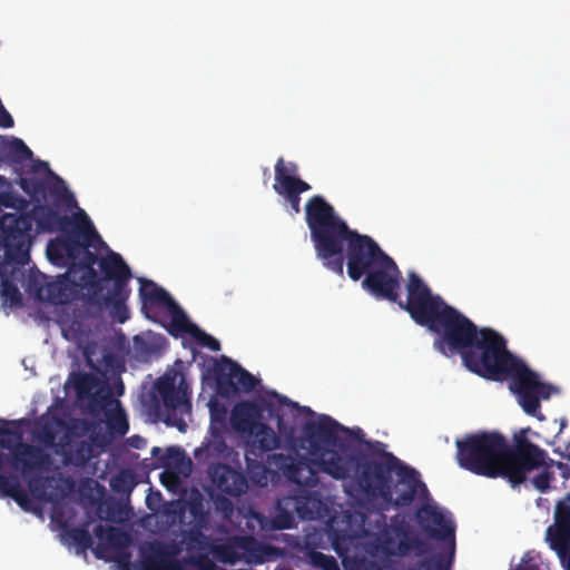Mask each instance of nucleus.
<instances>
[{"label":"nucleus","instance_id":"f257e3e1","mask_svg":"<svg viewBox=\"0 0 570 570\" xmlns=\"http://www.w3.org/2000/svg\"><path fill=\"white\" fill-rule=\"evenodd\" d=\"M305 220L317 258L340 276L344 273L345 258L348 277L357 282L387 256L372 237L351 229L321 195L306 202Z\"/></svg>","mask_w":570,"mask_h":570},{"label":"nucleus","instance_id":"f03ea898","mask_svg":"<svg viewBox=\"0 0 570 570\" xmlns=\"http://www.w3.org/2000/svg\"><path fill=\"white\" fill-rule=\"evenodd\" d=\"M528 430H521L509 445L498 432L465 434L455 441L456 462L460 468L490 479L502 478L512 488L527 481L543 460L541 448L527 438Z\"/></svg>","mask_w":570,"mask_h":570},{"label":"nucleus","instance_id":"7ed1b4c3","mask_svg":"<svg viewBox=\"0 0 570 570\" xmlns=\"http://www.w3.org/2000/svg\"><path fill=\"white\" fill-rule=\"evenodd\" d=\"M430 331L436 335L433 342L436 351L446 357L460 354L464 366L479 376L505 343L500 333L491 327L479 328L451 305Z\"/></svg>","mask_w":570,"mask_h":570},{"label":"nucleus","instance_id":"20e7f679","mask_svg":"<svg viewBox=\"0 0 570 570\" xmlns=\"http://www.w3.org/2000/svg\"><path fill=\"white\" fill-rule=\"evenodd\" d=\"M368 453L343 454L326 452L323 454L325 473L336 480H346L353 473L356 485L362 493L386 494L390 473L403 463L392 452L385 450L381 441H365Z\"/></svg>","mask_w":570,"mask_h":570},{"label":"nucleus","instance_id":"39448f33","mask_svg":"<svg viewBox=\"0 0 570 570\" xmlns=\"http://www.w3.org/2000/svg\"><path fill=\"white\" fill-rule=\"evenodd\" d=\"M480 376L491 381L510 379V389L517 394L520 406L527 414L540 420L543 419L540 400H548L553 392H558L551 384L540 382L539 375L508 350L507 342Z\"/></svg>","mask_w":570,"mask_h":570},{"label":"nucleus","instance_id":"423d86ee","mask_svg":"<svg viewBox=\"0 0 570 570\" xmlns=\"http://www.w3.org/2000/svg\"><path fill=\"white\" fill-rule=\"evenodd\" d=\"M406 293V301L399 298L396 303L417 325L429 330L443 314L445 307L450 306L441 296L434 295L415 272H410L407 275Z\"/></svg>","mask_w":570,"mask_h":570},{"label":"nucleus","instance_id":"0eeeda50","mask_svg":"<svg viewBox=\"0 0 570 570\" xmlns=\"http://www.w3.org/2000/svg\"><path fill=\"white\" fill-rule=\"evenodd\" d=\"M81 224L61 230L63 234L49 240L47 245L48 259L59 267L70 266L79 257L83 246H95V242L104 243L90 219L82 212Z\"/></svg>","mask_w":570,"mask_h":570},{"label":"nucleus","instance_id":"6e6552de","mask_svg":"<svg viewBox=\"0 0 570 570\" xmlns=\"http://www.w3.org/2000/svg\"><path fill=\"white\" fill-rule=\"evenodd\" d=\"M262 419V406L253 401H243L233 407L230 425L237 433L253 436L254 445L261 452H271L279 446L281 439Z\"/></svg>","mask_w":570,"mask_h":570},{"label":"nucleus","instance_id":"1a4fd4ad","mask_svg":"<svg viewBox=\"0 0 570 570\" xmlns=\"http://www.w3.org/2000/svg\"><path fill=\"white\" fill-rule=\"evenodd\" d=\"M386 488L387 489L384 490L386 494H363L371 499L381 500L386 509L390 507H410L419 492L428 494L426 485L421 481L417 471L405 463L399 464L397 469H394L393 473H390Z\"/></svg>","mask_w":570,"mask_h":570},{"label":"nucleus","instance_id":"9d476101","mask_svg":"<svg viewBox=\"0 0 570 570\" xmlns=\"http://www.w3.org/2000/svg\"><path fill=\"white\" fill-rule=\"evenodd\" d=\"M321 499L309 491L298 495H287L277 500L276 514L272 523L277 530L291 529L295 524V513L302 520H314L320 515Z\"/></svg>","mask_w":570,"mask_h":570},{"label":"nucleus","instance_id":"9b49d317","mask_svg":"<svg viewBox=\"0 0 570 570\" xmlns=\"http://www.w3.org/2000/svg\"><path fill=\"white\" fill-rule=\"evenodd\" d=\"M58 425L63 426L65 432L58 440L56 454L62 456V461L66 465L70 464L77 468H85L96 455V442L94 436L90 438V441L78 440L88 431L89 424L85 421L81 423L82 433H78L77 424L70 425L62 420H58Z\"/></svg>","mask_w":570,"mask_h":570},{"label":"nucleus","instance_id":"f8f14e48","mask_svg":"<svg viewBox=\"0 0 570 570\" xmlns=\"http://www.w3.org/2000/svg\"><path fill=\"white\" fill-rule=\"evenodd\" d=\"M402 274L389 255L363 278L362 287L375 298L396 303L400 298Z\"/></svg>","mask_w":570,"mask_h":570},{"label":"nucleus","instance_id":"ddd939ff","mask_svg":"<svg viewBox=\"0 0 570 570\" xmlns=\"http://www.w3.org/2000/svg\"><path fill=\"white\" fill-rule=\"evenodd\" d=\"M213 375L217 393L225 397L234 395L239 391L249 393L259 383L258 379L225 355L220 360L215 361Z\"/></svg>","mask_w":570,"mask_h":570},{"label":"nucleus","instance_id":"4468645a","mask_svg":"<svg viewBox=\"0 0 570 570\" xmlns=\"http://www.w3.org/2000/svg\"><path fill=\"white\" fill-rule=\"evenodd\" d=\"M98 543L94 550L98 559L114 560L121 568L130 562V552L128 548L131 543L130 534L116 527L97 524L94 528Z\"/></svg>","mask_w":570,"mask_h":570},{"label":"nucleus","instance_id":"2eb2a0df","mask_svg":"<svg viewBox=\"0 0 570 570\" xmlns=\"http://www.w3.org/2000/svg\"><path fill=\"white\" fill-rule=\"evenodd\" d=\"M341 429L338 422L328 415H321L317 421H308L303 426V434L308 443L311 454L316 456L317 465L325 473V464L323 463L326 452H337L327 449L335 446L338 442L337 431Z\"/></svg>","mask_w":570,"mask_h":570},{"label":"nucleus","instance_id":"dca6fc26","mask_svg":"<svg viewBox=\"0 0 570 570\" xmlns=\"http://www.w3.org/2000/svg\"><path fill=\"white\" fill-rule=\"evenodd\" d=\"M18 184L35 204L45 202L48 197L53 199L56 207L61 205L69 206L71 203H75L72 195L66 187L65 180L53 171H50V180L27 176L20 177Z\"/></svg>","mask_w":570,"mask_h":570},{"label":"nucleus","instance_id":"f3484780","mask_svg":"<svg viewBox=\"0 0 570 570\" xmlns=\"http://www.w3.org/2000/svg\"><path fill=\"white\" fill-rule=\"evenodd\" d=\"M72 276L67 273L56 281H48L45 274L31 275L28 279L27 291L32 293L40 302L52 305L70 303L75 297Z\"/></svg>","mask_w":570,"mask_h":570},{"label":"nucleus","instance_id":"a211bd4d","mask_svg":"<svg viewBox=\"0 0 570 570\" xmlns=\"http://www.w3.org/2000/svg\"><path fill=\"white\" fill-rule=\"evenodd\" d=\"M184 380L180 382L178 389L175 386L174 377H161L155 383V390L161 397L164 407L168 412L165 422L170 425L177 426L180 431H185L186 423L181 419L173 417L176 411L181 414L189 413L191 404L189 401L187 386H183Z\"/></svg>","mask_w":570,"mask_h":570},{"label":"nucleus","instance_id":"6ab92c4d","mask_svg":"<svg viewBox=\"0 0 570 570\" xmlns=\"http://www.w3.org/2000/svg\"><path fill=\"white\" fill-rule=\"evenodd\" d=\"M268 463L276 468L288 481L299 487L314 488L318 483L317 472L306 458L275 453L268 458Z\"/></svg>","mask_w":570,"mask_h":570},{"label":"nucleus","instance_id":"aec40b11","mask_svg":"<svg viewBox=\"0 0 570 570\" xmlns=\"http://www.w3.org/2000/svg\"><path fill=\"white\" fill-rule=\"evenodd\" d=\"M139 295L142 302L141 309L148 318H153L151 313L155 307H163L170 314V333L176 327L175 321L179 316H186L184 309L170 294L153 281L142 279L140 282Z\"/></svg>","mask_w":570,"mask_h":570},{"label":"nucleus","instance_id":"412c9836","mask_svg":"<svg viewBox=\"0 0 570 570\" xmlns=\"http://www.w3.org/2000/svg\"><path fill=\"white\" fill-rule=\"evenodd\" d=\"M422 530L432 539L444 542L451 554L455 549V527L443 512L432 505H423L416 512Z\"/></svg>","mask_w":570,"mask_h":570},{"label":"nucleus","instance_id":"4be33fe9","mask_svg":"<svg viewBox=\"0 0 570 570\" xmlns=\"http://www.w3.org/2000/svg\"><path fill=\"white\" fill-rule=\"evenodd\" d=\"M178 550L161 542H149L139 549L140 558L134 570H184L183 561L177 560Z\"/></svg>","mask_w":570,"mask_h":570},{"label":"nucleus","instance_id":"5701e85b","mask_svg":"<svg viewBox=\"0 0 570 570\" xmlns=\"http://www.w3.org/2000/svg\"><path fill=\"white\" fill-rule=\"evenodd\" d=\"M89 247L83 246V249L79 252V261H73L67 271V275L72 276L75 286H79L85 291L83 298L87 297V294L104 287V278H99L94 267L98 262V257L89 250Z\"/></svg>","mask_w":570,"mask_h":570},{"label":"nucleus","instance_id":"b1692460","mask_svg":"<svg viewBox=\"0 0 570 570\" xmlns=\"http://www.w3.org/2000/svg\"><path fill=\"white\" fill-rule=\"evenodd\" d=\"M208 475L215 488L229 497H240L248 489L246 475L225 463H215L208 468Z\"/></svg>","mask_w":570,"mask_h":570},{"label":"nucleus","instance_id":"393cba45","mask_svg":"<svg viewBox=\"0 0 570 570\" xmlns=\"http://www.w3.org/2000/svg\"><path fill=\"white\" fill-rule=\"evenodd\" d=\"M554 520V527H549L547 533L551 549L562 557L570 550V494L557 503Z\"/></svg>","mask_w":570,"mask_h":570},{"label":"nucleus","instance_id":"a878e982","mask_svg":"<svg viewBox=\"0 0 570 570\" xmlns=\"http://www.w3.org/2000/svg\"><path fill=\"white\" fill-rule=\"evenodd\" d=\"M106 286L87 294L85 301L88 305L95 306L98 309L109 308L110 315L120 324L129 318V312L126 306V301L130 295V288L116 292H106Z\"/></svg>","mask_w":570,"mask_h":570},{"label":"nucleus","instance_id":"bb28decb","mask_svg":"<svg viewBox=\"0 0 570 570\" xmlns=\"http://www.w3.org/2000/svg\"><path fill=\"white\" fill-rule=\"evenodd\" d=\"M51 463L50 455L41 448L23 443L12 454L11 465L19 469L23 476L47 469Z\"/></svg>","mask_w":570,"mask_h":570},{"label":"nucleus","instance_id":"cd10ccee","mask_svg":"<svg viewBox=\"0 0 570 570\" xmlns=\"http://www.w3.org/2000/svg\"><path fill=\"white\" fill-rule=\"evenodd\" d=\"M99 267L104 273V284L108 281L112 282V286L107 292H116L127 289L128 282L131 278L130 267L125 263L120 254L110 252L99 261Z\"/></svg>","mask_w":570,"mask_h":570},{"label":"nucleus","instance_id":"c85d7f7f","mask_svg":"<svg viewBox=\"0 0 570 570\" xmlns=\"http://www.w3.org/2000/svg\"><path fill=\"white\" fill-rule=\"evenodd\" d=\"M175 322L176 327L173 330L171 334H189L202 346L208 347L214 352L220 350V343L215 337L200 330L196 324L191 323L187 315L185 317L179 316Z\"/></svg>","mask_w":570,"mask_h":570},{"label":"nucleus","instance_id":"c756f323","mask_svg":"<svg viewBox=\"0 0 570 570\" xmlns=\"http://www.w3.org/2000/svg\"><path fill=\"white\" fill-rule=\"evenodd\" d=\"M21 265H7L4 255L2 263H0V277H1V295L4 303L12 307L22 305V295L17 285L7 276L8 273L13 274Z\"/></svg>","mask_w":570,"mask_h":570},{"label":"nucleus","instance_id":"7c9ffc66","mask_svg":"<svg viewBox=\"0 0 570 570\" xmlns=\"http://www.w3.org/2000/svg\"><path fill=\"white\" fill-rule=\"evenodd\" d=\"M22 421L0 419V448L13 454L23 444Z\"/></svg>","mask_w":570,"mask_h":570},{"label":"nucleus","instance_id":"2f4dec72","mask_svg":"<svg viewBox=\"0 0 570 570\" xmlns=\"http://www.w3.org/2000/svg\"><path fill=\"white\" fill-rule=\"evenodd\" d=\"M89 413L94 417H99L112 406H119V401L114 399L112 391L107 385H101L88 397Z\"/></svg>","mask_w":570,"mask_h":570},{"label":"nucleus","instance_id":"473e14b6","mask_svg":"<svg viewBox=\"0 0 570 570\" xmlns=\"http://www.w3.org/2000/svg\"><path fill=\"white\" fill-rule=\"evenodd\" d=\"M213 439L208 441L204 446L195 450V458L197 460L205 459H227L230 454V449L227 445L223 435L212 428Z\"/></svg>","mask_w":570,"mask_h":570},{"label":"nucleus","instance_id":"72a5a7b5","mask_svg":"<svg viewBox=\"0 0 570 570\" xmlns=\"http://www.w3.org/2000/svg\"><path fill=\"white\" fill-rule=\"evenodd\" d=\"M287 181H291L293 185L305 183V180L298 177V166L293 161H285L283 157H279L275 164L274 190L285 188Z\"/></svg>","mask_w":570,"mask_h":570},{"label":"nucleus","instance_id":"f704fd0d","mask_svg":"<svg viewBox=\"0 0 570 570\" xmlns=\"http://www.w3.org/2000/svg\"><path fill=\"white\" fill-rule=\"evenodd\" d=\"M107 429L111 435H125L129 430V422L125 410L119 402V406H112L104 413Z\"/></svg>","mask_w":570,"mask_h":570},{"label":"nucleus","instance_id":"c9c22d12","mask_svg":"<svg viewBox=\"0 0 570 570\" xmlns=\"http://www.w3.org/2000/svg\"><path fill=\"white\" fill-rule=\"evenodd\" d=\"M393 531L394 529L391 525L384 523L381 531L375 534L372 544L376 552L386 557L396 554V542L393 537Z\"/></svg>","mask_w":570,"mask_h":570},{"label":"nucleus","instance_id":"e433bc0d","mask_svg":"<svg viewBox=\"0 0 570 570\" xmlns=\"http://www.w3.org/2000/svg\"><path fill=\"white\" fill-rule=\"evenodd\" d=\"M264 407L269 412L272 416L277 419V426L281 432H285V426L283 422V417L278 414V411L282 406H297L296 403L292 402L284 395H281L276 392L268 393L265 399L262 401Z\"/></svg>","mask_w":570,"mask_h":570},{"label":"nucleus","instance_id":"4c0bfd02","mask_svg":"<svg viewBox=\"0 0 570 570\" xmlns=\"http://www.w3.org/2000/svg\"><path fill=\"white\" fill-rule=\"evenodd\" d=\"M311 185L308 183H301L297 185H293L291 181H287L285 188L275 190L276 194L284 197L288 204L291 205L292 210L295 214L301 212V194L308 191L311 189Z\"/></svg>","mask_w":570,"mask_h":570},{"label":"nucleus","instance_id":"58836bf2","mask_svg":"<svg viewBox=\"0 0 570 570\" xmlns=\"http://www.w3.org/2000/svg\"><path fill=\"white\" fill-rule=\"evenodd\" d=\"M246 539V537H234L229 542L217 546L215 549L217 558L224 563L234 564L239 558L236 546L242 547L240 542Z\"/></svg>","mask_w":570,"mask_h":570},{"label":"nucleus","instance_id":"ea45409f","mask_svg":"<svg viewBox=\"0 0 570 570\" xmlns=\"http://www.w3.org/2000/svg\"><path fill=\"white\" fill-rule=\"evenodd\" d=\"M110 487L118 494H130L136 487L135 474L129 470H122L112 478Z\"/></svg>","mask_w":570,"mask_h":570},{"label":"nucleus","instance_id":"a19ab883","mask_svg":"<svg viewBox=\"0 0 570 570\" xmlns=\"http://www.w3.org/2000/svg\"><path fill=\"white\" fill-rule=\"evenodd\" d=\"M67 539L71 540L79 549L86 551L92 547V538L90 532L85 527H76L66 530Z\"/></svg>","mask_w":570,"mask_h":570},{"label":"nucleus","instance_id":"79ce46f5","mask_svg":"<svg viewBox=\"0 0 570 570\" xmlns=\"http://www.w3.org/2000/svg\"><path fill=\"white\" fill-rule=\"evenodd\" d=\"M57 428H59L58 421L56 422V424L46 423V424H43L41 426L40 431L37 434V440L45 448L53 449L55 452H56V449H57V443H58L57 436H58V433H59V430ZM60 429L65 430L63 426H60Z\"/></svg>","mask_w":570,"mask_h":570},{"label":"nucleus","instance_id":"37998d69","mask_svg":"<svg viewBox=\"0 0 570 570\" xmlns=\"http://www.w3.org/2000/svg\"><path fill=\"white\" fill-rule=\"evenodd\" d=\"M97 385L98 380L91 374H78L75 380V389L79 399H87L98 389Z\"/></svg>","mask_w":570,"mask_h":570},{"label":"nucleus","instance_id":"c03bdc74","mask_svg":"<svg viewBox=\"0 0 570 570\" xmlns=\"http://www.w3.org/2000/svg\"><path fill=\"white\" fill-rule=\"evenodd\" d=\"M448 553H439L435 556H432L431 558H426L422 560L419 563V570H448L451 558L453 553L451 554L450 549L446 547Z\"/></svg>","mask_w":570,"mask_h":570},{"label":"nucleus","instance_id":"a18cd8bd","mask_svg":"<svg viewBox=\"0 0 570 570\" xmlns=\"http://www.w3.org/2000/svg\"><path fill=\"white\" fill-rule=\"evenodd\" d=\"M29 206V202L20 196L17 191L0 193V207L24 210Z\"/></svg>","mask_w":570,"mask_h":570},{"label":"nucleus","instance_id":"49530a36","mask_svg":"<svg viewBox=\"0 0 570 570\" xmlns=\"http://www.w3.org/2000/svg\"><path fill=\"white\" fill-rule=\"evenodd\" d=\"M311 563L322 570H340L336 559L320 551L311 552Z\"/></svg>","mask_w":570,"mask_h":570},{"label":"nucleus","instance_id":"de8ad7c7","mask_svg":"<svg viewBox=\"0 0 570 570\" xmlns=\"http://www.w3.org/2000/svg\"><path fill=\"white\" fill-rule=\"evenodd\" d=\"M9 151L18 161L31 159L33 156L31 149L20 138H12Z\"/></svg>","mask_w":570,"mask_h":570},{"label":"nucleus","instance_id":"09e8293b","mask_svg":"<svg viewBox=\"0 0 570 570\" xmlns=\"http://www.w3.org/2000/svg\"><path fill=\"white\" fill-rule=\"evenodd\" d=\"M177 452L175 448H168L164 453L163 450L158 446H154L151 449V456L155 460L150 464L151 469L166 468L170 464V459L173 458V453Z\"/></svg>","mask_w":570,"mask_h":570},{"label":"nucleus","instance_id":"8fccbe9b","mask_svg":"<svg viewBox=\"0 0 570 570\" xmlns=\"http://www.w3.org/2000/svg\"><path fill=\"white\" fill-rule=\"evenodd\" d=\"M214 504L216 511L222 513V517L225 521L232 520L235 512V508L233 502L228 498H226L225 495H217L214 499Z\"/></svg>","mask_w":570,"mask_h":570},{"label":"nucleus","instance_id":"3c124183","mask_svg":"<svg viewBox=\"0 0 570 570\" xmlns=\"http://www.w3.org/2000/svg\"><path fill=\"white\" fill-rule=\"evenodd\" d=\"M541 451L544 454L543 460L538 466H535L533 469V471L538 470L540 468L550 469L552 466H556L561 472V475L563 479H566V480L570 479V466L567 463H563L560 461H554L548 456V453L543 449H541Z\"/></svg>","mask_w":570,"mask_h":570},{"label":"nucleus","instance_id":"603ef678","mask_svg":"<svg viewBox=\"0 0 570 570\" xmlns=\"http://www.w3.org/2000/svg\"><path fill=\"white\" fill-rule=\"evenodd\" d=\"M552 480L553 473L549 471V469L543 468V470L531 480V483L534 487V489L542 493H546L550 490V483Z\"/></svg>","mask_w":570,"mask_h":570},{"label":"nucleus","instance_id":"864d4df0","mask_svg":"<svg viewBox=\"0 0 570 570\" xmlns=\"http://www.w3.org/2000/svg\"><path fill=\"white\" fill-rule=\"evenodd\" d=\"M118 510L117 503L100 504L97 509V515L102 521H114Z\"/></svg>","mask_w":570,"mask_h":570},{"label":"nucleus","instance_id":"5fc2aeb1","mask_svg":"<svg viewBox=\"0 0 570 570\" xmlns=\"http://www.w3.org/2000/svg\"><path fill=\"white\" fill-rule=\"evenodd\" d=\"M351 540V535L347 532H335L333 535V548L338 553L342 554L343 550L347 549V543Z\"/></svg>","mask_w":570,"mask_h":570},{"label":"nucleus","instance_id":"6e6d98bb","mask_svg":"<svg viewBox=\"0 0 570 570\" xmlns=\"http://www.w3.org/2000/svg\"><path fill=\"white\" fill-rule=\"evenodd\" d=\"M14 121L12 116L8 112L3 105H0V127L1 128H11L13 127Z\"/></svg>","mask_w":570,"mask_h":570},{"label":"nucleus","instance_id":"4d7b16f0","mask_svg":"<svg viewBox=\"0 0 570 570\" xmlns=\"http://www.w3.org/2000/svg\"><path fill=\"white\" fill-rule=\"evenodd\" d=\"M185 538L189 543L199 544L202 539H204V534L199 528H193L186 533Z\"/></svg>","mask_w":570,"mask_h":570},{"label":"nucleus","instance_id":"13d9d810","mask_svg":"<svg viewBox=\"0 0 570 570\" xmlns=\"http://www.w3.org/2000/svg\"><path fill=\"white\" fill-rule=\"evenodd\" d=\"M412 550V538L404 535V539L396 543V554H405Z\"/></svg>","mask_w":570,"mask_h":570},{"label":"nucleus","instance_id":"bf43d9fd","mask_svg":"<svg viewBox=\"0 0 570 570\" xmlns=\"http://www.w3.org/2000/svg\"><path fill=\"white\" fill-rule=\"evenodd\" d=\"M412 550L415 554L423 556L428 552V544L417 538H412Z\"/></svg>","mask_w":570,"mask_h":570},{"label":"nucleus","instance_id":"052dcab7","mask_svg":"<svg viewBox=\"0 0 570 570\" xmlns=\"http://www.w3.org/2000/svg\"><path fill=\"white\" fill-rule=\"evenodd\" d=\"M28 487L33 494H37V492L43 487L41 478H39V476L30 478L28 481Z\"/></svg>","mask_w":570,"mask_h":570},{"label":"nucleus","instance_id":"680f3d73","mask_svg":"<svg viewBox=\"0 0 570 570\" xmlns=\"http://www.w3.org/2000/svg\"><path fill=\"white\" fill-rule=\"evenodd\" d=\"M128 442H129L130 446H132L135 449H144L147 444V441L139 435L131 436L130 439H128Z\"/></svg>","mask_w":570,"mask_h":570},{"label":"nucleus","instance_id":"e2e57ef3","mask_svg":"<svg viewBox=\"0 0 570 570\" xmlns=\"http://www.w3.org/2000/svg\"><path fill=\"white\" fill-rule=\"evenodd\" d=\"M358 568L361 570H381V568L375 562L365 561V560H362L358 563Z\"/></svg>","mask_w":570,"mask_h":570},{"label":"nucleus","instance_id":"0e129e2a","mask_svg":"<svg viewBox=\"0 0 570 570\" xmlns=\"http://www.w3.org/2000/svg\"><path fill=\"white\" fill-rule=\"evenodd\" d=\"M32 170L35 173H38V171H41V170H47L48 174L50 175V171H52L50 168H49V164L46 163V161H41V160H38L33 167H32Z\"/></svg>","mask_w":570,"mask_h":570},{"label":"nucleus","instance_id":"69168bd1","mask_svg":"<svg viewBox=\"0 0 570 570\" xmlns=\"http://www.w3.org/2000/svg\"><path fill=\"white\" fill-rule=\"evenodd\" d=\"M275 570H293V569L286 568V567H282V568H276Z\"/></svg>","mask_w":570,"mask_h":570},{"label":"nucleus","instance_id":"338daca9","mask_svg":"<svg viewBox=\"0 0 570 570\" xmlns=\"http://www.w3.org/2000/svg\"><path fill=\"white\" fill-rule=\"evenodd\" d=\"M122 391H124V385H122V383H120L119 394H121V393H122Z\"/></svg>","mask_w":570,"mask_h":570},{"label":"nucleus","instance_id":"774afa93","mask_svg":"<svg viewBox=\"0 0 570 570\" xmlns=\"http://www.w3.org/2000/svg\"><path fill=\"white\" fill-rule=\"evenodd\" d=\"M564 458L570 461V454L564 455Z\"/></svg>","mask_w":570,"mask_h":570}]
</instances>
